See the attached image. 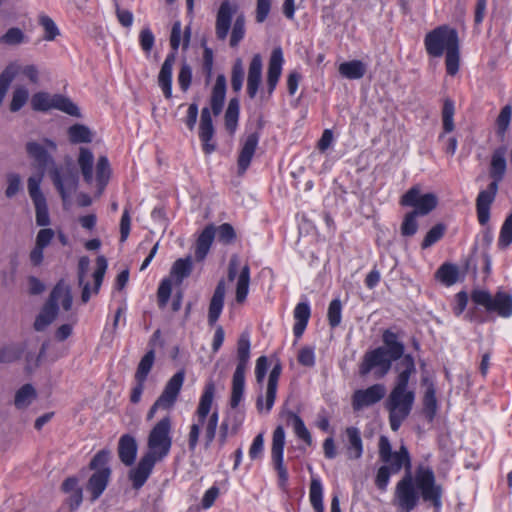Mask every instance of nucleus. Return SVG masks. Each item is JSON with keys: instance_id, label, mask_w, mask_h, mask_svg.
Segmentation results:
<instances>
[{"instance_id": "20e7f679", "label": "nucleus", "mask_w": 512, "mask_h": 512, "mask_svg": "<svg viewBox=\"0 0 512 512\" xmlns=\"http://www.w3.org/2000/svg\"><path fill=\"white\" fill-rule=\"evenodd\" d=\"M214 395L215 385L213 382H208L192 416V423L188 433V446L191 451H194L197 447L201 431L204 432V440L207 447L215 438L219 414L217 409L212 410Z\"/></svg>"}, {"instance_id": "bb28decb", "label": "nucleus", "mask_w": 512, "mask_h": 512, "mask_svg": "<svg viewBox=\"0 0 512 512\" xmlns=\"http://www.w3.org/2000/svg\"><path fill=\"white\" fill-rule=\"evenodd\" d=\"M175 60V54H169L162 64L158 75V84L166 98H170L172 96V69Z\"/></svg>"}, {"instance_id": "423d86ee", "label": "nucleus", "mask_w": 512, "mask_h": 512, "mask_svg": "<svg viewBox=\"0 0 512 512\" xmlns=\"http://www.w3.org/2000/svg\"><path fill=\"white\" fill-rule=\"evenodd\" d=\"M427 53L433 57H440L445 53L446 71L454 76L460 67L459 39L455 29L440 26L429 32L424 39Z\"/></svg>"}, {"instance_id": "680f3d73", "label": "nucleus", "mask_w": 512, "mask_h": 512, "mask_svg": "<svg viewBox=\"0 0 512 512\" xmlns=\"http://www.w3.org/2000/svg\"><path fill=\"white\" fill-rule=\"evenodd\" d=\"M22 180L20 175L16 173H10L7 175V187L5 195L7 198L14 197L21 189Z\"/></svg>"}, {"instance_id": "4d7b16f0", "label": "nucleus", "mask_w": 512, "mask_h": 512, "mask_svg": "<svg viewBox=\"0 0 512 512\" xmlns=\"http://www.w3.org/2000/svg\"><path fill=\"white\" fill-rule=\"evenodd\" d=\"M244 69L240 59H237L232 68L231 86L235 92H239L243 86Z\"/></svg>"}, {"instance_id": "603ef678", "label": "nucleus", "mask_w": 512, "mask_h": 512, "mask_svg": "<svg viewBox=\"0 0 512 512\" xmlns=\"http://www.w3.org/2000/svg\"><path fill=\"white\" fill-rule=\"evenodd\" d=\"M38 21L45 31V40L53 41L59 35V29L52 18L42 14L39 16Z\"/></svg>"}, {"instance_id": "0e129e2a", "label": "nucleus", "mask_w": 512, "mask_h": 512, "mask_svg": "<svg viewBox=\"0 0 512 512\" xmlns=\"http://www.w3.org/2000/svg\"><path fill=\"white\" fill-rule=\"evenodd\" d=\"M172 282L170 278L163 279L158 288V301L160 306L164 307L171 295Z\"/></svg>"}, {"instance_id": "9b49d317", "label": "nucleus", "mask_w": 512, "mask_h": 512, "mask_svg": "<svg viewBox=\"0 0 512 512\" xmlns=\"http://www.w3.org/2000/svg\"><path fill=\"white\" fill-rule=\"evenodd\" d=\"M110 460V451L101 450L92 459L90 468L95 470L89 479L87 490L92 494V499L96 500L106 489L111 470L107 466Z\"/></svg>"}, {"instance_id": "c9c22d12", "label": "nucleus", "mask_w": 512, "mask_h": 512, "mask_svg": "<svg viewBox=\"0 0 512 512\" xmlns=\"http://www.w3.org/2000/svg\"><path fill=\"white\" fill-rule=\"evenodd\" d=\"M68 139L72 144L90 143L94 134L89 127L83 124H74L67 130Z\"/></svg>"}, {"instance_id": "9d476101", "label": "nucleus", "mask_w": 512, "mask_h": 512, "mask_svg": "<svg viewBox=\"0 0 512 512\" xmlns=\"http://www.w3.org/2000/svg\"><path fill=\"white\" fill-rule=\"evenodd\" d=\"M238 364L232 378L230 405L236 408L244 395L245 373L250 358V341L247 335H242L237 345Z\"/></svg>"}, {"instance_id": "49530a36", "label": "nucleus", "mask_w": 512, "mask_h": 512, "mask_svg": "<svg viewBox=\"0 0 512 512\" xmlns=\"http://www.w3.org/2000/svg\"><path fill=\"white\" fill-rule=\"evenodd\" d=\"M154 359H155V354H154L153 350L148 351L143 356V358L141 359V361L138 365V368H137V371L135 374V378H136L137 382H145L147 375L149 374V372L153 366Z\"/></svg>"}, {"instance_id": "0eeeda50", "label": "nucleus", "mask_w": 512, "mask_h": 512, "mask_svg": "<svg viewBox=\"0 0 512 512\" xmlns=\"http://www.w3.org/2000/svg\"><path fill=\"white\" fill-rule=\"evenodd\" d=\"M77 166L84 182L95 189V195L101 196L111 176V167L106 156L98 157L96 163L93 152L81 147L77 156Z\"/></svg>"}, {"instance_id": "1a4fd4ad", "label": "nucleus", "mask_w": 512, "mask_h": 512, "mask_svg": "<svg viewBox=\"0 0 512 512\" xmlns=\"http://www.w3.org/2000/svg\"><path fill=\"white\" fill-rule=\"evenodd\" d=\"M72 306L71 290L64 282H59L50 294V298L35 320L36 330H44L60 313L69 311Z\"/></svg>"}, {"instance_id": "c85d7f7f", "label": "nucleus", "mask_w": 512, "mask_h": 512, "mask_svg": "<svg viewBox=\"0 0 512 512\" xmlns=\"http://www.w3.org/2000/svg\"><path fill=\"white\" fill-rule=\"evenodd\" d=\"M226 293V286L223 280L219 281L213 296L210 301L208 311V321L212 325L214 324L221 315L224 306V297Z\"/></svg>"}, {"instance_id": "39448f33", "label": "nucleus", "mask_w": 512, "mask_h": 512, "mask_svg": "<svg viewBox=\"0 0 512 512\" xmlns=\"http://www.w3.org/2000/svg\"><path fill=\"white\" fill-rule=\"evenodd\" d=\"M283 63L281 48L274 49L268 64L266 87L261 89L263 60L259 54L253 56L248 68L246 88L251 99L259 96L261 101H266L271 97L280 79Z\"/></svg>"}, {"instance_id": "4c0bfd02", "label": "nucleus", "mask_w": 512, "mask_h": 512, "mask_svg": "<svg viewBox=\"0 0 512 512\" xmlns=\"http://www.w3.org/2000/svg\"><path fill=\"white\" fill-rule=\"evenodd\" d=\"M192 271V259L191 257L177 259L170 271V276L177 283H181L186 277L190 275Z\"/></svg>"}, {"instance_id": "e433bc0d", "label": "nucleus", "mask_w": 512, "mask_h": 512, "mask_svg": "<svg viewBox=\"0 0 512 512\" xmlns=\"http://www.w3.org/2000/svg\"><path fill=\"white\" fill-rule=\"evenodd\" d=\"M249 284H250V268L248 265H244L239 275L237 276L236 281V301L238 303H243L249 292Z\"/></svg>"}, {"instance_id": "ea45409f", "label": "nucleus", "mask_w": 512, "mask_h": 512, "mask_svg": "<svg viewBox=\"0 0 512 512\" xmlns=\"http://www.w3.org/2000/svg\"><path fill=\"white\" fill-rule=\"evenodd\" d=\"M309 499L316 512H324L323 487L318 477H312L309 490Z\"/></svg>"}, {"instance_id": "f03ea898", "label": "nucleus", "mask_w": 512, "mask_h": 512, "mask_svg": "<svg viewBox=\"0 0 512 512\" xmlns=\"http://www.w3.org/2000/svg\"><path fill=\"white\" fill-rule=\"evenodd\" d=\"M171 432L172 419L169 415L158 420L151 428L147 438L148 450L129 473V478L135 489L144 485L155 464L169 454L172 446Z\"/></svg>"}, {"instance_id": "a211bd4d", "label": "nucleus", "mask_w": 512, "mask_h": 512, "mask_svg": "<svg viewBox=\"0 0 512 512\" xmlns=\"http://www.w3.org/2000/svg\"><path fill=\"white\" fill-rule=\"evenodd\" d=\"M52 182L60 193L64 203L76 191L78 186V174L70 167H55L50 173Z\"/></svg>"}, {"instance_id": "f8f14e48", "label": "nucleus", "mask_w": 512, "mask_h": 512, "mask_svg": "<svg viewBox=\"0 0 512 512\" xmlns=\"http://www.w3.org/2000/svg\"><path fill=\"white\" fill-rule=\"evenodd\" d=\"M31 106L35 111L57 109L73 117H81L78 106L71 99L60 94L37 92L31 98Z\"/></svg>"}, {"instance_id": "79ce46f5", "label": "nucleus", "mask_w": 512, "mask_h": 512, "mask_svg": "<svg viewBox=\"0 0 512 512\" xmlns=\"http://www.w3.org/2000/svg\"><path fill=\"white\" fill-rule=\"evenodd\" d=\"M29 91L23 86H16L12 92V97L9 105L11 112L19 111L28 101Z\"/></svg>"}, {"instance_id": "393cba45", "label": "nucleus", "mask_w": 512, "mask_h": 512, "mask_svg": "<svg viewBox=\"0 0 512 512\" xmlns=\"http://www.w3.org/2000/svg\"><path fill=\"white\" fill-rule=\"evenodd\" d=\"M259 136L256 133L249 134L243 141L238 157V172L243 174L249 167L258 146Z\"/></svg>"}, {"instance_id": "72a5a7b5", "label": "nucleus", "mask_w": 512, "mask_h": 512, "mask_svg": "<svg viewBox=\"0 0 512 512\" xmlns=\"http://www.w3.org/2000/svg\"><path fill=\"white\" fill-rule=\"evenodd\" d=\"M226 94V79L223 75H219L213 87L211 97V108L215 115H218L223 107Z\"/></svg>"}, {"instance_id": "58836bf2", "label": "nucleus", "mask_w": 512, "mask_h": 512, "mask_svg": "<svg viewBox=\"0 0 512 512\" xmlns=\"http://www.w3.org/2000/svg\"><path fill=\"white\" fill-rule=\"evenodd\" d=\"M35 388L30 384L23 385L17 390L14 398V404L18 409H26L36 399Z\"/></svg>"}, {"instance_id": "6e6552de", "label": "nucleus", "mask_w": 512, "mask_h": 512, "mask_svg": "<svg viewBox=\"0 0 512 512\" xmlns=\"http://www.w3.org/2000/svg\"><path fill=\"white\" fill-rule=\"evenodd\" d=\"M506 171V160L503 151H496L491 160L490 175L494 179L486 190L480 191L476 199V210L478 221L486 225L490 219V206L493 203L498 191V182L503 178Z\"/></svg>"}, {"instance_id": "4468645a", "label": "nucleus", "mask_w": 512, "mask_h": 512, "mask_svg": "<svg viewBox=\"0 0 512 512\" xmlns=\"http://www.w3.org/2000/svg\"><path fill=\"white\" fill-rule=\"evenodd\" d=\"M184 379L185 373L183 370L178 371L169 379L163 392L147 412V420H152L158 410H170L174 406Z\"/></svg>"}, {"instance_id": "a878e982", "label": "nucleus", "mask_w": 512, "mask_h": 512, "mask_svg": "<svg viewBox=\"0 0 512 512\" xmlns=\"http://www.w3.org/2000/svg\"><path fill=\"white\" fill-rule=\"evenodd\" d=\"M345 434V450L348 459H360L363 455V442L360 431L355 427H348L345 430Z\"/></svg>"}, {"instance_id": "f257e3e1", "label": "nucleus", "mask_w": 512, "mask_h": 512, "mask_svg": "<svg viewBox=\"0 0 512 512\" xmlns=\"http://www.w3.org/2000/svg\"><path fill=\"white\" fill-rule=\"evenodd\" d=\"M379 458L389 467L392 473H398L405 468V475L396 483L392 504L397 512L413 511L420 498L429 503L439 512L442 508L443 486L437 481L433 469L426 465H419L411 472V459L407 448L402 445L398 451L393 452L389 439L381 436L378 443Z\"/></svg>"}, {"instance_id": "dca6fc26", "label": "nucleus", "mask_w": 512, "mask_h": 512, "mask_svg": "<svg viewBox=\"0 0 512 512\" xmlns=\"http://www.w3.org/2000/svg\"><path fill=\"white\" fill-rule=\"evenodd\" d=\"M42 178L43 174L29 177L27 189L35 207L36 224L41 227H47L50 224V217L46 198L40 189Z\"/></svg>"}, {"instance_id": "de8ad7c7", "label": "nucleus", "mask_w": 512, "mask_h": 512, "mask_svg": "<svg viewBox=\"0 0 512 512\" xmlns=\"http://www.w3.org/2000/svg\"><path fill=\"white\" fill-rule=\"evenodd\" d=\"M512 244V213L505 219L501 226L498 238V246L506 249Z\"/></svg>"}, {"instance_id": "052dcab7", "label": "nucleus", "mask_w": 512, "mask_h": 512, "mask_svg": "<svg viewBox=\"0 0 512 512\" xmlns=\"http://www.w3.org/2000/svg\"><path fill=\"white\" fill-rule=\"evenodd\" d=\"M416 212L408 213L401 225V234L403 236H413L418 230V223L416 220Z\"/></svg>"}, {"instance_id": "338daca9", "label": "nucleus", "mask_w": 512, "mask_h": 512, "mask_svg": "<svg viewBox=\"0 0 512 512\" xmlns=\"http://www.w3.org/2000/svg\"><path fill=\"white\" fill-rule=\"evenodd\" d=\"M264 450V436L259 433L254 439L249 449V457L257 459L262 456Z\"/></svg>"}, {"instance_id": "a18cd8bd", "label": "nucleus", "mask_w": 512, "mask_h": 512, "mask_svg": "<svg viewBox=\"0 0 512 512\" xmlns=\"http://www.w3.org/2000/svg\"><path fill=\"white\" fill-rule=\"evenodd\" d=\"M512 117V108L509 105L504 106L497 119H496V133L497 135L503 139L505 136L506 131L509 128L510 122Z\"/></svg>"}, {"instance_id": "c756f323", "label": "nucleus", "mask_w": 512, "mask_h": 512, "mask_svg": "<svg viewBox=\"0 0 512 512\" xmlns=\"http://www.w3.org/2000/svg\"><path fill=\"white\" fill-rule=\"evenodd\" d=\"M215 233H216V228L213 225H208L200 233V235L196 241V247H195L196 260L202 261L206 257V255L208 254L210 247L213 243Z\"/></svg>"}, {"instance_id": "c03bdc74", "label": "nucleus", "mask_w": 512, "mask_h": 512, "mask_svg": "<svg viewBox=\"0 0 512 512\" xmlns=\"http://www.w3.org/2000/svg\"><path fill=\"white\" fill-rule=\"evenodd\" d=\"M436 277L446 286H451L456 283L458 279V269L455 265L443 264L437 270Z\"/></svg>"}, {"instance_id": "774afa93", "label": "nucleus", "mask_w": 512, "mask_h": 512, "mask_svg": "<svg viewBox=\"0 0 512 512\" xmlns=\"http://www.w3.org/2000/svg\"><path fill=\"white\" fill-rule=\"evenodd\" d=\"M216 231L219 241L223 243H231L235 238V231L233 227L228 223L220 225Z\"/></svg>"}, {"instance_id": "cd10ccee", "label": "nucleus", "mask_w": 512, "mask_h": 512, "mask_svg": "<svg viewBox=\"0 0 512 512\" xmlns=\"http://www.w3.org/2000/svg\"><path fill=\"white\" fill-rule=\"evenodd\" d=\"M137 442L131 435L121 436L118 444V455L123 464L130 466L134 463L137 455Z\"/></svg>"}, {"instance_id": "412c9836", "label": "nucleus", "mask_w": 512, "mask_h": 512, "mask_svg": "<svg viewBox=\"0 0 512 512\" xmlns=\"http://www.w3.org/2000/svg\"><path fill=\"white\" fill-rule=\"evenodd\" d=\"M285 446V431L282 426H277L273 432L271 457L274 467L278 473L281 485L288 480V472L283 463V454Z\"/></svg>"}, {"instance_id": "3c124183", "label": "nucleus", "mask_w": 512, "mask_h": 512, "mask_svg": "<svg viewBox=\"0 0 512 512\" xmlns=\"http://www.w3.org/2000/svg\"><path fill=\"white\" fill-rule=\"evenodd\" d=\"M383 340L391 358L398 359L402 356L404 351L403 345L396 341V337L393 333L386 331L383 335Z\"/></svg>"}, {"instance_id": "4be33fe9", "label": "nucleus", "mask_w": 512, "mask_h": 512, "mask_svg": "<svg viewBox=\"0 0 512 512\" xmlns=\"http://www.w3.org/2000/svg\"><path fill=\"white\" fill-rule=\"evenodd\" d=\"M386 393L382 384H374L367 389H360L354 392L352 397L353 409L359 411L365 407L379 402Z\"/></svg>"}, {"instance_id": "b1692460", "label": "nucleus", "mask_w": 512, "mask_h": 512, "mask_svg": "<svg viewBox=\"0 0 512 512\" xmlns=\"http://www.w3.org/2000/svg\"><path fill=\"white\" fill-rule=\"evenodd\" d=\"M214 128L212 124L211 113L208 108L201 112L199 137L202 142L203 150L206 154H211L215 150V144L212 143Z\"/></svg>"}, {"instance_id": "6e6d98bb", "label": "nucleus", "mask_w": 512, "mask_h": 512, "mask_svg": "<svg viewBox=\"0 0 512 512\" xmlns=\"http://www.w3.org/2000/svg\"><path fill=\"white\" fill-rule=\"evenodd\" d=\"M445 227L442 224H437L433 226L424 237V240L421 244L423 249H426L437 241H439L444 235Z\"/></svg>"}, {"instance_id": "f704fd0d", "label": "nucleus", "mask_w": 512, "mask_h": 512, "mask_svg": "<svg viewBox=\"0 0 512 512\" xmlns=\"http://www.w3.org/2000/svg\"><path fill=\"white\" fill-rule=\"evenodd\" d=\"M277 387L267 384L265 391L260 392L256 400V408L259 413L268 414L275 402Z\"/></svg>"}, {"instance_id": "5701e85b", "label": "nucleus", "mask_w": 512, "mask_h": 512, "mask_svg": "<svg viewBox=\"0 0 512 512\" xmlns=\"http://www.w3.org/2000/svg\"><path fill=\"white\" fill-rule=\"evenodd\" d=\"M236 9V5L230 3L228 0H225L221 3L217 13L215 27L218 39L224 40L228 36L229 30L231 28V19Z\"/></svg>"}, {"instance_id": "8fccbe9b", "label": "nucleus", "mask_w": 512, "mask_h": 512, "mask_svg": "<svg viewBox=\"0 0 512 512\" xmlns=\"http://www.w3.org/2000/svg\"><path fill=\"white\" fill-rule=\"evenodd\" d=\"M26 41L24 32L17 27L9 28L1 37L0 42L6 45H19Z\"/></svg>"}, {"instance_id": "09e8293b", "label": "nucleus", "mask_w": 512, "mask_h": 512, "mask_svg": "<svg viewBox=\"0 0 512 512\" xmlns=\"http://www.w3.org/2000/svg\"><path fill=\"white\" fill-rule=\"evenodd\" d=\"M290 416L293 421V430L295 435L299 439L303 440L307 445H312L311 434L307 427L305 426L303 420L297 414L294 413H291Z\"/></svg>"}, {"instance_id": "bf43d9fd", "label": "nucleus", "mask_w": 512, "mask_h": 512, "mask_svg": "<svg viewBox=\"0 0 512 512\" xmlns=\"http://www.w3.org/2000/svg\"><path fill=\"white\" fill-rule=\"evenodd\" d=\"M238 103L231 100L225 113V125L228 130L233 132L237 125L238 120Z\"/></svg>"}, {"instance_id": "473e14b6", "label": "nucleus", "mask_w": 512, "mask_h": 512, "mask_svg": "<svg viewBox=\"0 0 512 512\" xmlns=\"http://www.w3.org/2000/svg\"><path fill=\"white\" fill-rule=\"evenodd\" d=\"M338 71L347 79H360L366 73V65L360 60L347 61L339 65Z\"/></svg>"}, {"instance_id": "ddd939ff", "label": "nucleus", "mask_w": 512, "mask_h": 512, "mask_svg": "<svg viewBox=\"0 0 512 512\" xmlns=\"http://www.w3.org/2000/svg\"><path fill=\"white\" fill-rule=\"evenodd\" d=\"M90 261L88 257H81L78 263V278L79 284L83 287L82 301L86 303L93 294H97L102 284L104 275L106 273L108 264L104 256H98L96 260V269L93 272L92 278L94 286L90 288V284L85 280L86 274L89 270Z\"/></svg>"}, {"instance_id": "7ed1b4c3", "label": "nucleus", "mask_w": 512, "mask_h": 512, "mask_svg": "<svg viewBox=\"0 0 512 512\" xmlns=\"http://www.w3.org/2000/svg\"><path fill=\"white\" fill-rule=\"evenodd\" d=\"M415 372L414 360L410 355L404 356L399 363V374L395 385L386 401L389 412V423L393 431H397L403 421L409 416L415 393L408 388L410 376Z\"/></svg>"}, {"instance_id": "2eb2a0df", "label": "nucleus", "mask_w": 512, "mask_h": 512, "mask_svg": "<svg viewBox=\"0 0 512 512\" xmlns=\"http://www.w3.org/2000/svg\"><path fill=\"white\" fill-rule=\"evenodd\" d=\"M472 299L476 304L484 306L487 310L496 312L499 316L507 318L512 316V296L505 292H498L495 296L484 290L475 291Z\"/></svg>"}, {"instance_id": "a19ab883", "label": "nucleus", "mask_w": 512, "mask_h": 512, "mask_svg": "<svg viewBox=\"0 0 512 512\" xmlns=\"http://www.w3.org/2000/svg\"><path fill=\"white\" fill-rule=\"evenodd\" d=\"M424 413L427 415L429 420H432L437 411V399L434 385L430 383L425 391L423 398Z\"/></svg>"}, {"instance_id": "f3484780", "label": "nucleus", "mask_w": 512, "mask_h": 512, "mask_svg": "<svg viewBox=\"0 0 512 512\" xmlns=\"http://www.w3.org/2000/svg\"><path fill=\"white\" fill-rule=\"evenodd\" d=\"M392 360L394 359L391 358L386 348L379 347L365 354L360 366V374L364 376L375 370L376 377L381 378L390 370Z\"/></svg>"}, {"instance_id": "7c9ffc66", "label": "nucleus", "mask_w": 512, "mask_h": 512, "mask_svg": "<svg viewBox=\"0 0 512 512\" xmlns=\"http://www.w3.org/2000/svg\"><path fill=\"white\" fill-rule=\"evenodd\" d=\"M311 315L310 306L307 302H300L294 308L293 316L295 324L293 327V333L295 337L299 338L302 336L306 326L308 324Z\"/></svg>"}, {"instance_id": "e2e57ef3", "label": "nucleus", "mask_w": 512, "mask_h": 512, "mask_svg": "<svg viewBox=\"0 0 512 512\" xmlns=\"http://www.w3.org/2000/svg\"><path fill=\"white\" fill-rule=\"evenodd\" d=\"M391 474H393V473L391 472L389 467H385L383 465L381 467H379L377 474H376V478H375V485L377 486V488L379 490H381V491L387 490Z\"/></svg>"}, {"instance_id": "37998d69", "label": "nucleus", "mask_w": 512, "mask_h": 512, "mask_svg": "<svg viewBox=\"0 0 512 512\" xmlns=\"http://www.w3.org/2000/svg\"><path fill=\"white\" fill-rule=\"evenodd\" d=\"M455 104L451 99H446L442 109V125L444 133H450L454 130Z\"/></svg>"}, {"instance_id": "69168bd1", "label": "nucleus", "mask_w": 512, "mask_h": 512, "mask_svg": "<svg viewBox=\"0 0 512 512\" xmlns=\"http://www.w3.org/2000/svg\"><path fill=\"white\" fill-rule=\"evenodd\" d=\"M55 237V231L51 228H42L38 231L36 238H35V244L39 247L46 248L53 238Z\"/></svg>"}, {"instance_id": "13d9d810", "label": "nucleus", "mask_w": 512, "mask_h": 512, "mask_svg": "<svg viewBox=\"0 0 512 512\" xmlns=\"http://www.w3.org/2000/svg\"><path fill=\"white\" fill-rule=\"evenodd\" d=\"M22 353L20 345H8L0 349V363H11L17 360Z\"/></svg>"}, {"instance_id": "2f4dec72", "label": "nucleus", "mask_w": 512, "mask_h": 512, "mask_svg": "<svg viewBox=\"0 0 512 512\" xmlns=\"http://www.w3.org/2000/svg\"><path fill=\"white\" fill-rule=\"evenodd\" d=\"M5 69H11L13 80L19 75H22L32 84H38L39 82V69L34 64H21L19 62H12Z\"/></svg>"}, {"instance_id": "864d4df0", "label": "nucleus", "mask_w": 512, "mask_h": 512, "mask_svg": "<svg viewBox=\"0 0 512 512\" xmlns=\"http://www.w3.org/2000/svg\"><path fill=\"white\" fill-rule=\"evenodd\" d=\"M245 36V19L243 15H239L232 26L231 37H230V45L232 47H236L239 42Z\"/></svg>"}, {"instance_id": "5fc2aeb1", "label": "nucleus", "mask_w": 512, "mask_h": 512, "mask_svg": "<svg viewBox=\"0 0 512 512\" xmlns=\"http://www.w3.org/2000/svg\"><path fill=\"white\" fill-rule=\"evenodd\" d=\"M327 317L331 327H337L341 323L342 305L339 299L330 302Z\"/></svg>"}, {"instance_id": "6ab92c4d", "label": "nucleus", "mask_w": 512, "mask_h": 512, "mask_svg": "<svg viewBox=\"0 0 512 512\" xmlns=\"http://www.w3.org/2000/svg\"><path fill=\"white\" fill-rule=\"evenodd\" d=\"M438 203L433 193L421 194L419 187L415 186L408 190L401 198V204L414 207L416 214L426 215L431 212Z\"/></svg>"}, {"instance_id": "aec40b11", "label": "nucleus", "mask_w": 512, "mask_h": 512, "mask_svg": "<svg viewBox=\"0 0 512 512\" xmlns=\"http://www.w3.org/2000/svg\"><path fill=\"white\" fill-rule=\"evenodd\" d=\"M57 150V144L50 139L39 142L29 141L26 144V152L40 169H46L53 164L51 153Z\"/></svg>"}]
</instances>
